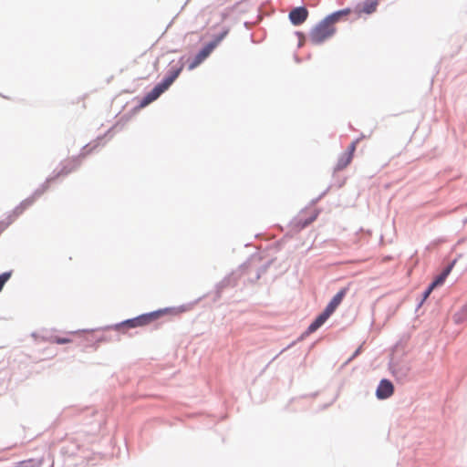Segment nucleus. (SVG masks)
<instances>
[{"label": "nucleus", "instance_id": "8", "mask_svg": "<svg viewBox=\"0 0 467 467\" xmlns=\"http://www.w3.org/2000/svg\"><path fill=\"white\" fill-rule=\"evenodd\" d=\"M394 391L393 384L388 379H382L377 389L376 395L378 399L384 400L389 398Z\"/></svg>", "mask_w": 467, "mask_h": 467}, {"label": "nucleus", "instance_id": "12", "mask_svg": "<svg viewBox=\"0 0 467 467\" xmlns=\"http://www.w3.org/2000/svg\"><path fill=\"white\" fill-rule=\"evenodd\" d=\"M34 202H35L34 197L23 201L20 203V205H18L17 207H16L14 209L15 216H19L20 214H22L26 209H27L29 206H31L34 203Z\"/></svg>", "mask_w": 467, "mask_h": 467}, {"label": "nucleus", "instance_id": "11", "mask_svg": "<svg viewBox=\"0 0 467 467\" xmlns=\"http://www.w3.org/2000/svg\"><path fill=\"white\" fill-rule=\"evenodd\" d=\"M451 270V266H449L446 269H444L443 272L440 275H438L435 278V280L431 284V289H434L435 287L441 285L446 280L447 276L449 275Z\"/></svg>", "mask_w": 467, "mask_h": 467}, {"label": "nucleus", "instance_id": "15", "mask_svg": "<svg viewBox=\"0 0 467 467\" xmlns=\"http://www.w3.org/2000/svg\"><path fill=\"white\" fill-rule=\"evenodd\" d=\"M433 289H431V285L429 286V288L425 291L424 295H423V299L425 300L426 298H428V296L431 295V293L432 292Z\"/></svg>", "mask_w": 467, "mask_h": 467}, {"label": "nucleus", "instance_id": "1", "mask_svg": "<svg viewBox=\"0 0 467 467\" xmlns=\"http://www.w3.org/2000/svg\"><path fill=\"white\" fill-rule=\"evenodd\" d=\"M350 13L351 9L346 8L327 16L311 30L309 35L310 41L313 44H321L331 37L336 32L335 24Z\"/></svg>", "mask_w": 467, "mask_h": 467}, {"label": "nucleus", "instance_id": "5", "mask_svg": "<svg viewBox=\"0 0 467 467\" xmlns=\"http://www.w3.org/2000/svg\"><path fill=\"white\" fill-rule=\"evenodd\" d=\"M358 144V140H355L351 142V144L348 146L347 151L341 154V156L338 158L337 163V170H343L348 165L350 164L352 161L354 152L356 150Z\"/></svg>", "mask_w": 467, "mask_h": 467}, {"label": "nucleus", "instance_id": "10", "mask_svg": "<svg viewBox=\"0 0 467 467\" xmlns=\"http://www.w3.org/2000/svg\"><path fill=\"white\" fill-rule=\"evenodd\" d=\"M330 316L323 311L308 327L307 333H313L317 330L329 317Z\"/></svg>", "mask_w": 467, "mask_h": 467}, {"label": "nucleus", "instance_id": "16", "mask_svg": "<svg viewBox=\"0 0 467 467\" xmlns=\"http://www.w3.org/2000/svg\"><path fill=\"white\" fill-rule=\"evenodd\" d=\"M13 217H14V218H12V220H11V221H9V222H8L7 223H5V225H4V223H1V230H4V229H5V228L9 224V223H11V222H12V221H15V218H16L17 216H15V214L13 213Z\"/></svg>", "mask_w": 467, "mask_h": 467}, {"label": "nucleus", "instance_id": "9", "mask_svg": "<svg viewBox=\"0 0 467 467\" xmlns=\"http://www.w3.org/2000/svg\"><path fill=\"white\" fill-rule=\"evenodd\" d=\"M348 292V288L344 287L341 290H339L336 296L331 299V301L328 303V305L325 308V312L327 313L329 316H331L337 307L341 304L343 298L345 297L346 294Z\"/></svg>", "mask_w": 467, "mask_h": 467}, {"label": "nucleus", "instance_id": "2", "mask_svg": "<svg viewBox=\"0 0 467 467\" xmlns=\"http://www.w3.org/2000/svg\"><path fill=\"white\" fill-rule=\"evenodd\" d=\"M183 69V64L180 63L176 67H171L169 74L165 78L156 85L151 91L147 93L140 101V108H145L151 102L155 101L164 91H166L174 80L179 77Z\"/></svg>", "mask_w": 467, "mask_h": 467}, {"label": "nucleus", "instance_id": "6", "mask_svg": "<svg viewBox=\"0 0 467 467\" xmlns=\"http://www.w3.org/2000/svg\"><path fill=\"white\" fill-rule=\"evenodd\" d=\"M308 17V11L304 6L292 9L289 13V19L294 26L302 25Z\"/></svg>", "mask_w": 467, "mask_h": 467}, {"label": "nucleus", "instance_id": "17", "mask_svg": "<svg viewBox=\"0 0 467 467\" xmlns=\"http://www.w3.org/2000/svg\"><path fill=\"white\" fill-rule=\"evenodd\" d=\"M462 312L467 317V305L462 308Z\"/></svg>", "mask_w": 467, "mask_h": 467}, {"label": "nucleus", "instance_id": "14", "mask_svg": "<svg viewBox=\"0 0 467 467\" xmlns=\"http://www.w3.org/2000/svg\"><path fill=\"white\" fill-rule=\"evenodd\" d=\"M11 274H12L11 272H5L0 275V291L3 289L5 284L11 277Z\"/></svg>", "mask_w": 467, "mask_h": 467}, {"label": "nucleus", "instance_id": "13", "mask_svg": "<svg viewBox=\"0 0 467 467\" xmlns=\"http://www.w3.org/2000/svg\"><path fill=\"white\" fill-rule=\"evenodd\" d=\"M51 342L57 343V344H67V343L71 342V339L68 337H65L54 336L51 337Z\"/></svg>", "mask_w": 467, "mask_h": 467}, {"label": "nucleus", "instance_id": "4", "mask_svg": "<svg viewBox=\"0 0 467 467\" xmlns=\"http://www.w3.org/2000/svg\"><path fill=\"white\" fill-rule=\"evenodd\" d=\"M161 315V311H156L145 315H141L138 317L129 319L123 323L124 326L129 327H142L148 325L151 321L157 319Z\"/></svg>", "mask_w": 467, "mask_h": 467}, {"label": "nucleus", "instance_id": "3", "mask_svg": "<svg viewBox=\"0 0 467 467\" xmlns=\"http://www.w3.org/2000/svg\"><path fill=\"white\" fill-rule=\"evenodd\" d=\"M228 30H224L219 36H217L213 41L207 44L199 53L195 56L193 60L189 65V69L192 70L202 63L213 52V50L219 45V43L226 36Z\"/></svg>", "mask_w": 467, "mask_h": 467}, {"label": "nucleus", "instance_id": "7", "mask_svg": "<svg viewBox=\"0 0 467 467\" xmlns=\"http://www.w3.org/2000/svg\"><path fill=\"white\" fill-rule=\"evenodd\" d=\"M378 0H365L356 5L354 12L360 16L362 14L370 15L377 10Z\"/></svg>", "mask_w": 467, "mask_h": 467}]
</instances>
